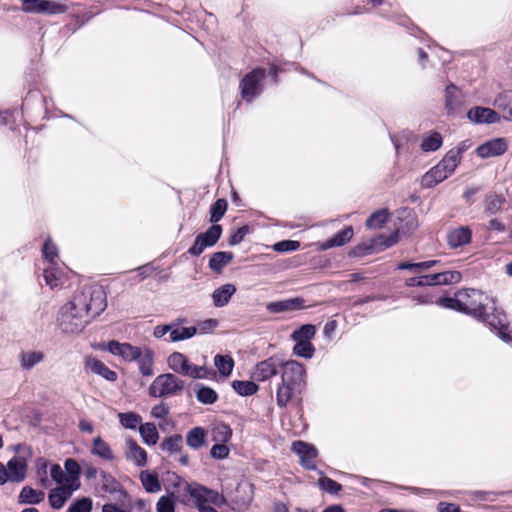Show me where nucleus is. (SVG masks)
I'll return each mask as SVG.
<instances>
[{"mask_svg":"<svg viewBox=\"0 0 512 512\" xmlns=\"http://www.w3.org/2000/svg\"><path fill=\"white\" fill-rule=\"evenodd\" d=\"M281 382L276 389V403L285 408L288 403L299 398L306 388L305 367L297 361L290 360L283 364L280 371Z\"/></svg>","mask_w":512,"mask_h":512,"instance_id":"obj_1","label":"nucleus"},{"mask_svg":"<svg viewBox=\"0 0 512 512\" xmlns=\"http://www.w3.org/2000/svg\"><path fill=\"white\" fill-rule=\"evenodd\" d=\"M84 298H75L63 305L58 312V326L63 333L75 334L81 332L90 322L84 308Z\"/></svg>","mask_w":512,"mask_h":512,"instance_id":"obj_2","label":"nucleus"},{"mask_svg":"<svg viewBox=\"0 0 512 512\" xmlns=\"http://www.w3.org/2000/svg\"><path fill=\"white\" fill-rule=\"evenodd\" d=\"M459 165L458 152H447L442 160L427 171L421 180L423 188H433L450 177Z\"/></svg>","mask_w":512,"mask_h":512,"instance_id":"obj_3","label":"nucleus"},{"mask_svg":"<svg viewBox=\"0 0 512 512\" xmlns=\"http://www.w3.org/2000/svg\"><path fill=\"white\" fill-rule=\"evenodd\" d=\"M168 367L175 373L188 376L193 379H208L216 375L213 369L206 366L192 364L189 359L180 352H173L167 359Z\"/></svg>","mask_w":512,"mask_h":512,"instance_id":"obj_4","label":"nucleus"},{"mask_svg":"<svg viewBox=\"0 0 512 512\" xmlns=\"http://www.w3.org/2000/svg\"><path fill=\"white\" fill-rule=\"evenodd\" d=\"M185 383L172 373L157 376L149 387L152 397L174 396L184 390Z\"/></svg>","mask_w":512,"mask_h":512,"instance_id":"obj_5","label":"nucleus"},{"mask_svg":"<svg viewBox=\"0 0 512 512\" xmlns=\"http://www.w3.org/2000/svg\"><path fill=\"white\" fill-rule=\"evenodd\" d=\"M265 77L266 71L264 68H255L241 79L239 88L244 101L252 102L262 94Z\"/></svg>","mask_w":512,"mask_h":512,"instance_id":"obj_6","label":"nucleus"},{"mask_svg":"<svg viewBox=\"0 0 512 512\" xmlns=\"http://www.w3.org/2000/svg\"><path fill=\"white\" fill-rule=\"evenodd\" d=\"M75 298H84V308L89 319L98 316L102 311L105 310L106 296L102 289H84L81 292L74 295Z\"/></svg>","mask_w":512,"mask_h":512,"instance_id":"obj_7","label":"nucleus"},{"mask_svg":"<svg viewBox=\"0 0 512 512\" xmlns=\"http://www.w3.org/2000/svg\"><path fill=\"white\" fill-rule=\"evenodd\" d=\"M222 235V226L219 224L211 225L204 233L196 236L194 244L188 249V253L193 257L200 256L206 248L213 247Z\"/></svg>","mask_w":512,"mask_h":512,"instance_id":"obj_8","label":"nucleus"},{"mask_svg":"<svg viewBox=\"0 0 512 512\" xmlns=\"http://www.w3.org/2000/svg\"><path fill=\"white\" fill-rule=\"evenodd\" d=\"M461 301L465 305H461L462 313L473 316L474 318L481 317L484 314L485 304L483 303L484 294L476 289H462L460 290Z\"/></svg>","mask_w":512,"mask_h":512,"instance_id":"obj_9","label":"nucleus"},{"mask_svg":"<svg viewBox=\"0 0 512 512\" xmlns=\"http://www.w3.org/2000/svg\"><path fill=\"white\" fill-rule=\"evenodd\" d=\"M496 309L494 306L484 308V314L481 317H477L476 319L486 323L491 327L492 330L496 331V334L505 342L511 341V336L505 332L507 329V319L506 316L502 313H495Z\"/></svg>","mask_w":512,"mask_h":512,"instance_id":"obj_10","label":"nucleus"},{"mask_svg":"<svg viewBox=\"0 0 512 512\" xmlns=\"http://www.w3.org/2000/svg\"><path fill=\"white\" fill-rule=\"evenodd\" d=\"M27 13H41L45 15H60L68 11L65 2L51 0H27Z\"/></svg>","mask_w":512,"mask_h":512,"instance_id":"obj_11","label":"nucleus"},{"mask_svg":"<svg viewBox=\"0 0 512 512\" xmlns=\"http://www.w3.org/2000/svg\"><path fill=\"white\" fill-rule=\"evenodd\" d=\"M284 363L274 357L263 360L254 367L252 378L256 381H266L280 372Z\"/></svg>","mask_w":512,"mask_h":512,"instance_id":"obj_12","label":"nucleus"},{"mask_svg":"<svg viewBox=\"0 0 512 512\" xmlns=\"http://www.w3.org/2000/svg\"><path fill=\"white\" fill-rule=\"evenodd\" d=\"M508 141L503 137L493 138L479 145L476 149L478 157L487 159L503 155L508 150Z\"/></svg>","mask_w":512,"mask_h":512,"instance_id":"obj_13","label":"nucleus"},{"mask_svg":"<svg viewBox=\"0 0 512 512\" xmlns=\"http://www.w3.org/2000/svg\"><path fill=\"white\" fill-rule=\"evenodd\" d=\"M292 451L300 458L301 465L308 470H315L316 465L314 459L317 457V449L309 443L303 441H294L292 444Z\"/></svg>","mask_w":512,"mask_h":512,"instance_id":"obj_14","label":"nucleus"},{"mask_svg":"<svg viewBox=\"0 0 512 512\" xmlns=\"http://www.w3.org/2000/svg\"><path fill=\"white\" fill-rule=\"evenodd\" d=\"M423 287L456 284L461 281L462 275L459 271L450 270L434 274L421 275Z\"/></svg>","mask_w":512,"mask_h":512,"instance_id":"obj_15","label":"nucleus"},{"mask_svg":"<svg viewBox=\"0 0 512 512\" xmlns=\"http://www.w3.org/2000/svg\"><path fill=\"white\" fill-rule=\"evenodd\" d=\"M107 350L116 356L121 357L124 361H135L140 357L142 349L137 346H133L130 343H121L116 340H111L107 344Z\"/></svg>","mask_w":512,"mask_h":512,"instance_id":"obj_16","label":"nucleus"},{"mask_svg":"<svg viewBox=\"0 0 512 512\" xmlns=\"http://www.w3.org/2000/svg\"><path fill=\"white\" fill-rule=\"evenodd\" d=\"M464 106V94L460 88L453 83L446 86L445 89V108L448 114H456Z\"/></svg>","mask_w":512,"mask_h":512,"instance_id":"obj_17","label":"nucleus"},{"mask_svg":"<svg viewBox=\"0 0 512 512\" xmlns=\"http://www.w3.org/2000/svg\"><path fill=\"white\" fill-rule=\"evenodd\" d=\"M5 467L10 482L20 483L25 480L27 462L24 458L14 456L7 462Z\"/></svg>","mask_w":512,"mask_h":512,"instance_id":"obj_18","label":"nucleus"},{"mask_svg":"<svg viewBox=\"0 0 512 512\" xmlns=\"http://www.w3.org/2000/svg\"><path fill=\"white\" fill-rule=\"evenodd\" d=\"M467 118L476 124H492L500 120L499 114L487 107H474L467 113Z\"/></svg>","mask_w":512,"mask_h":512,"instance_id":"obj_19","label":"nucleus"},{"mask_svg":"<svg viewBox=\"0 0 512 512\" xmlns=\"http://www.w3.org/2000/svg\"><path fill=\"white\" fill-rule=\"evenodd\" d=\"M304 303L305 300L303 298L295 297L275 302H269L266 304V309L270 313L279 314L302 309L304 308Z\"/></svg>","mask_w":512,"mask_h":512,"instance_id":"obj_20","label":"nucleus"},{"mask_svg":"<svg viewBox=\"0 0 512 512\" xmlns=\"http://www.w3.org/2000/svg\"><path fill=\"white\" fill-rule=\"evenodd\" d=\"M448 246L451 249H457L471 242L472 231L466 226H460L451 229L446 236Z\"/></svg>","mask_w":512,"mask_h":512,"instance_id":"obj_21","label":"nucleus"},{"mask_svg":"<svg viewBox=\"0 0 512 512\" xmlns=\"http://www.w3.org/2000/svg\"><path fill=\"white\" fill-rule=\"evenodd\" d=\"M98 485V490L100 493H120L124 497L128 496L127 492L122 487L121 483L113 475L104 470L100 471V479Z\"/></svg>","mask_w":512,"mask_h":512,"instance_id":"obj_22","label":"nucleus"},{"mask_svg":"<svg viewBox=\"0 0 512 512\" xmlns=\"http://www.w3.org/2000/svg\"><path fill=\"white\" fill-rule=\"evenodd\" d=\"M126 446L127 460L132 461L138 467H144L147 464V452L132 438L126 440Z\"/></svg>","mask_w":512,"mask_h":512,"instance_id":"obj_23","label":"nucleus"},{"mask_svg":"<svg viewBox=\"0 0 512 512\" xmlns=\"http://www.w3.org/2000/svg\"><path fill=\"white\" fill-rule=\"evenodd\" d=\"M74 488L68 485H62L60 487L52 489L48 494V501L53 509H61L66 501L71 497Z\"/></svg>","mask_w":512,"mask_h":512,"instance_id":"obj_24","label":"nucleus"},{"mask_svg":"<svg viewBox=\"0 0 512 512\" xmlns=\"http://www.w3.org/2000/svg\"><path fill=\"white\" fill-rule=\"evenodd\" d=\"M86 366L92 373L97 374L108 381L114 382L117 380V373L96 358H88Z\"/></svg>","mask_w":512,"mask_h":512,"instance_id":"obj_25","label":"nucleus"},{"mask_svg":"<svg viewBox=\"0 0 512 512\" xmlns=\"http://www.w3.org/2000/svg\"><path fill=\"white\" fill-rule=\"evenodd\" d=\"M236 292V287L233 284H224L217 289H215L212 293V300L215 307H224L226 306L232 296Z\"/></svg>","mask_w":512,"mask_h":512,"instance_id":"obj_26","label":"nucleus"},{"mask_svg":"<svg viewBox=\"0 0 512 512\" xmlns=\"http://www.w3.org/2000/svg\"><path fill=\"white\" fill-rule=\"evenodd\" d=\"M187 492L193 499L194 505L199 512H218L214 507L208 505L204 496L201 495V493L205 492L204 486H188Z\"/></svg>","mask_w":512,"mask_h":512,"instance_id":"obj_27","label":"nucleus"},{"mask_svg":"<svg viewBox=\"0 0 512 512\" xmlns=\"http://www.w3.org/2000/svg\"><path fill=\"white\" fill-rule=\"evenodd\" d=\"M353 236V228L351 226L345 227L337 232L333 237L327 239L322 244V249L327 250L333 247H340L345 245Z\"/></svg>","mask_w":512,"mask_h":512,"instance_id":"obj_28","label":"nucleus"},{"mask_svg":"<svg viewBox=\"0 0 512 512\" xmlns=\"http://www.w3.org/2000/svg\"><path fill=\"white\" fill-rule=\"evenodd\" d=\"M45 498L42 490H35L30 486H24L18 495L19 504H39Z\"/></svg>","mask_w":512,"mask_h":512,"instance_id":"obj_29","label":"nucleus"},{"mask_svg":"<svg viewBox=\"0 0 512 512\" xmlns=\"http://www.w3.org/2000/svg\"><path fill=\"white\" fill-rule=\"evenodd\" d=\"M234 258L232 252L220 251L215 252L209 259L208 266L215 273H221L223 268Z\"/></svg>","mask_w":512,"mask_h":512,"instance_id":"obj_30","label":"nucleus"},{"mask_svg":"<svg viewBox=\"0 0 512 512\" xmlns=\"http://www.w3.org/2000/svg\"><path fill=\"white\" fill-rule=\"evenodd\" d=\"M439 263L438 260H428L423 262L404 261L398 264V270H409L414 274L423 275L422 273Z\"/></svg>","mask_w":512,"mask_h":512,"instance_id":"obj_31","label":"nucleus"},{"mask_svg":"<svg viewBox=\"0 0 512 512\" xmlns=\"http://www.w3.org/2000/svg\"><path fill=\"white\" fill-rule=\"evenodd\" d=\"M92 454L96 455L104 460L112 461L115 456L114 453L107 442H105L101 437H96L92 442Z\"/></svg>","mask_w":512,"mask_h":512,"instance_id":"obj_32","label":"nucleus"},{"mask_svg":"<svg viewBox=\"0 0 512 512\" xmlns=\"http://www.w3.org/2000/svg\"><path fill=\"white\" fill-rule=\"evenodd\" d=\"M206 432L204 428L197 426L192 428L186 434V444L194 449L198 450L205 444Z\"/></svg>","mask_w":512,"mask_h":512,"instance_id":"obj_33","label":"nucleus"},{"mask_svg":"<svg viewBox=\"0 0 512 512\" xmlns=\"http://www.w3.org/2000/svg\"><path fill=\"white\" fill-rule=\"evenodd\" d=\"M494 106L502 112L503 119L508 121L512 112V90L500 93L494 100Z\"/></svg>","mask_w":512,"mask_h":512,"instance_id":"obj_34","label":"nucleus"},{"mask_svg":"<svg viewBox=\"0 0 512 512\" xmlns=\"http://www.w3.org/2000/svg\"><path fill=\"white\" fill-rule=\"evenodd\" d=\"M135 361L138 362L139 370L143 376H151L153 374V352L149 348L142 350L140 357Z\"/></svg>","mask_w":512,"mask_h":512,"instance_id":"obj_35","label":"nucleus"},{"mask_svg":"<svg viewBox=\"0 0 512 512\" xmlns=\"http://www.w3.org/2000/svg\"><path fill=\"white\" fill-rule=\"evenodd\" d=\"M139 433L143 442L149 446L155 445L159 439V434L154 423L147 422L139 426Z\"/></svg>","mask_w":512,"mask_h":512,"instance_id":"obj_36","label":"nucleus"},{"mask_svg":"<svg viewBox=\"0 0 512 512\" xmlns=\"http://www.w3.org/2000/svg\"><path fill=\"white\" fill-rule=\"evenodd\" d=\"M19 358L21 368L30 370L44 359V354L40 351H28L22 352Z\"/></svg>","mask_w":512,"mask_h":512,"instance_id":"obj_37","label":"nucleus"},{"mask_svg":"<svg viewBox=\"0 0 512 512\" xmlns=\"http://www.w3.org/2000/svg\"><path fill=\"white\" fill-rule=\"evenodd\" d=\"M141 483L148 493H157L161 490V484L156 473L142 471L140 473Z\"/></svg>","mask_w":512,"mask_h":512,"instance_id":"obj_38","label":"nucleus"},{"mask_svg":"<svg viewBox=\"0 0 512 512\" xmlns=\"http://www.w3.org/2000/svg\"><path fill=\"white\" fill-rule=\"evenodd\" d=\"M443 143V138L439 132H431L424 136L421 142V149L424 152H433L438 150Z\"/></svg>","mask_w":512,"mask_h":512,"instance_id":"obj_39","label":"nucleus"},{"mask_svg":"<svg viewBox=\"0 0 512 512\" xmlns=\"http://www.w3.org/2000/svg\"><path fill=\"white\" fill-rule=\"evenodd\" d=\"M197 333V327H175V325H173L172 331L169 334V339L171 342L183 341L192 338Z\"/></svg>","mask_w":512,"mask_h":512,"instance_id":"obj_40","label":"nucleus"},{"mask_svg":"<svg viewBox=\"0 0 512 512\" xmlns=\"http://www.w3.org/2000/svg\"><path fill=\"white\" fill-rule=\"evenodd\" d=\"M183 439L180 434H174L164 439L160 444V449L169 455H172L182 450Z\"/></svg>","mask_w":512,"mask_h":512,"instance_id":"obj_41","label":"nucleus"},{"mask_svg":"<svg viewBox=\"0 0 512 512\" xmlns=\"http://www.w3.org/2000/svg\"><path fill=\"white\" fill-rule=\"evenodd\" d=\"M196 398L200 403L210 405L218 400V394L214 389L198 384Z\"/></svg>","mask_w":512,"mask_h":512,"instance_id":"obj_42","label":"nucleus"},{"mask_svg":"<svg viewBox=\"0 0 512 512\" xmlns=\"http://www.w3.org/2000/svg\"><path fill=\"white\" fill-rule=\"evenodd\" d=\"M214 365L221 375L227 377L232 373L234 361L229 355L217 354L214 357Z\"/></svg>","mask_w":512,"mask_h":512,"instance_id":"obj_43","label":"nucleus"},{"mask_svg":"<svg viewBox=\"0 0 512 512\" xmlns=\"http://www.w3.org/2000/svg\"><path fill=\"white\" fill-rule=\"evenodd\" d=\"M232 388L240 396H251L259 390V386L255 382L241 380L233 381Z\"/></svg>","mask_w":512,"mask_h":512,"instance_id":"obj_44","label":"nucleus"},{"mask_svg":"<svg viewBox=\"0 0 512 512\" xmlns=\"http://www.w3.org/2000/svg\"><path fill=\"white\" fill-rule=\"evenodd\" d=\"M227 207L228 203L226 199H217L210 207V222L217 224L224 216Z\"/></svg>","mask_w":512,"mask_h":512,"instance_id":"obj_45","label":"nucleus"},{"mask_svg":"<svg viewBox=\"0 0 512 512\" xmlns=\"http://www.w3.org/2000/svg\"><path fill=\"white\" fill-rule=\"evenodd\" d=\"M389 218V212L387 209H381L373 212L366 220L367 228H380L387 222Z\"/></svg>","mask_w":512,"mask_h":512,"instance_id":"obj_46","label":"nucleus"},{"mask_svg":"<svg viewBox=\"0 0 512 512\" xmlns=\"http://www.w3.org/2000/svg\"><path fill=\"white\" fill-rule=\"evenodd\" d=\"M315 334L316 327L313 324H305L292 333V339L294 341L310 342V340L315 336Z\"/></svg>","mask_w":512,"mask_h":512,"instance_id":"obj_47","label":"nucleus"},{"mask_svg":"<svg viewBox=\"0 0 512 512\" xmlns=\"http://www.w3.org/2000/svg\"><path fill=\"white\" fill-rule=\"evenodd\" d=\"M232 437V430L228 425L219 424L212 430V440L216 443H226Z\"/></svg>","mask_w":512,"mask_h":512,"instance_id":"obj_48","label":"nucleus"},{"mask_svg":"<svg viewBox=\"0 0 512 512\" xmlns=\"http://www.w3.org/2000/svg\"><path fill=\"white\" fill-rule=\"evenodd\" d=\"M118 418L123 427L132 430L136 429L142 422L141 416L133 412L119 413Z\"/></svg>","mask_w":512,"mask_h":512,"instance_id":"obj_49","label":"nucleus"},{"mask_svg":"<svg viewBox=\"0 0 512 512\" xmlns=\"http://www.w3.org/2000/svg\"><path fill=\"white\" fill-rule=\"evenodd\" d=\"M462 296H460V291L455 294V297H441L435 303L441 307L456 310L462 312L461 305H463V301H461Z\"/></svg>","mask_w":512,"mask_h":512,"instance_id":"obj_50","label":"nucleus"},{"mask_svg":"<svg viewBox=\"0 0 512 512\" xmlns=\"http://www.w3.org/2000/svg\"><path fill=\"white\" fill-rule=\"evenodd\" d=\"M293 348L294 354L305 359H311L315 353V348L311 342L295 341Z\"/></svg>","mask_w":512,"mask_h":512,"instance_id":"obj_51","label":"nucleus"},{"mask_svg":"<svg viewBox=\"0 0 512 512\" xmlns=\"http://www.w3.org/2000/svg\"><path fill=\"white\" fill-rule=\"evenodd\" d=\"M175 499L174 493L161 496L156 503V512H175Z\"/></svg>","mask_w":512,"mask_h":512,"instance_id":"obj_52","label":"nucleus"},{"mask_svg":"<svg viewBox=\"0 0 512 512\" xmlns=\"http://www.w3.org/2000/svg\"><path fill=\"white\" fill-rule=\"evenodd\" d=\"M318 486L322 491L329 494H337L342 489L341 484L326 476L318 480Z\"/></svg>","mask_w":512,"mask_h":512,"instance_id":"obj_53","label":"nucleus"},{"mask_svg":"<svg viewBox=\"0 0 512 512\" xmlns=\"http://www.w3.org/2000/svg\"><path fill=\"white\" fill-rule=\"evenodd\" d=\"M92 500L89 497L77 499L68 507L67 512H91Z\"/></svg>","mask_w":512,"mask_h":512,"instance_id":"obj_54","label":"nucleus"},{"mask_svg":"<svg viewBox=\"0 0 512 512\" xmlns=\"http://www.w3.org/2000/svg\"><path fill=\"white\" fill-rule=\"evenodd\" d=\"M504 202L505 198L500 195H492L488 197L486 204V212L489 213L490 215L498 213L501 210Z\"/></svg>","mask_w":512,"mask_h":512,"instance_id":"obj_55","label":"nucleus"},{"mask_svg":"<svg viewBox=\"0 0 512 512\" xmlns=\"http://www.w3.org/2000/svg\"><path fill=\"white\" fill-rule=\"evenodd\" d=\"M44 279L48 286L55 288L60 284L59 272L50 265L44 269Z\"/></svg>","mask_w":512,"mask_h":512,"instance_id":"obj_56","label":"nucleus"},{"mask_svg":"<svg viewBox=\"0 0 512 512\" xmlns=\"http://www.w3.org/2000/svg\"><path fill=\"white\" fill-rule=\"evenodd\" d=\"M42 253L45 259L48 260L50 265L54 264V260L58 257V250L56 245L51 241V239H47L44 242Z\"/></svg>","mask_w":512,"mask_h":512,"instance_id":"obj_57","label":"nucleus"},{"mask_svg":"<svg viewBox=\"0 0 512 512\" xmlns=\"http://www.w3.org/2000/svg\"><path fill=\"white\" fill-rule=\"evenodd\" d=\"M300 247V243L295 240H283L273 245V250L276 252H292L296 251Z\"/></svg>","mask_w":512,"mask_h":512,"instance_id":"obj_58","label":"nucleus"},{"mask_svg":"<svg viewBox=\"0 0 512 512\" xmlns=\"http://www.w3.org/2000/svg\"><path fill=\"white\" fill-rule=\"evenodd\" d=\"M205 492L201 493L202 496L206 499L207 502H211L216 506H221L226 503V499L223 495L218 492L208 489L204 487Z\"/></svg>","mask_w":512,"mask_h":512,"instance_id":"obj_59","label":"nucleus"},{"mask_svg":"<svg viewBox=\"0 0 512 512\" xmlns=\"http://www.w3.org/2000/svg\"><path fill=\"white\" fill-rule=\"evenodd\" d=\"M210 455L213 459L223 460L228 457L229 449L225 443H216L212 446Z\"/></svg>","mask_w":512,"mask_h":512,"instance_id":"obj_60","label":"nucleus"},{"mask_svg":"<svg viewBox=\"0 0 512 512\" xmlns=\"http://www.w3.org/2000/svg\"><path fill=\"white\" fill-rule=\"evenodd\" d=\"M219 325V322L217 319H206L203 321H200L197 324L198 333L199 334H208L212 333Z\"/></svg>","mask_w":512,"mask_h":512,"instance_id":"obj_61","label":"nucleus"},{"mask_svg":"<svg viewBox=\"0 0 512 512\" xmlns=\"http://www.w3.org/2000/svg\"><path fill=\"white\" fill-rule=\"evenodd\" d=\"M248 232H249L248 226H242V227L238 228L236 231H234L230 235L229 244L232 246L239 244L244 239V237L246 236V234Z\"/></svg>","mask_w":512,"mask_h":512,"instance_id":"obj_62","label":"nucleus"},{"mask_svg":"<svg viewBox=\"0 0 512 512\" xmlns=\"http://www.w3.org/2000/svg\"><path fill=\"white\" fill-rule=\"evenodd\" d=\"M51 478L61 484L65 480V473L59 464H53L50 469Z\"/></svg>","mask_w":512,"mask_h":512,"instance_id":"obj_63","label":"nucleus"},{"mask_svg":"<svg viewBox=\"0 0 512 512\" xmlns=\"http://www.w3.org/2000/svg\"><path fill=\"white\" fill-rule=\"evenodd\" d=\"M65 469L72 478H77L80 473V466L71 458L65 461Z\"/></svg>","mask_w":512,"mask_h":512,"instance_id":"obj_64","label":"nucleus"}]
</instances>
